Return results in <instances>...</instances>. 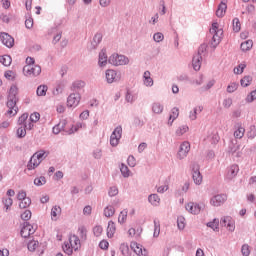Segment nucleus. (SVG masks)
<instances>
[{
  "mask_svg": "<svg viewBox=\"0 0 256 256\" xmlns=\"http://www.w3.org/2000/svg\"><path fill=\"white\" fill-rule=\"evenodd\" d=\"M227 13V4L224 2H221L218 5V8L216 10V17H225V14Z\"/></svg>",
  "mask_w": 256,
  "mask_h": 256,
  "instance_id": "4be33fe9",
  "label": "nucleus"
},
{
  "mask_svg": "<svg viewBox=\"0 0 256 256\" xmlns=\"http://www.w3.org/2000/svg\"><path fill=\"white\" fill-rule=\"evenodd\" d=\"M93 41H94V43H96V45H99V43H101V41H103V34H101V33L95 34Z\"/></svg>",
  "mask_w": 256,
  "mask_h": 256,
  "instance_id": "680f3d73",
  "label": "nucleus"
},
{
  "mask_svg": "<svg viewBox=\"0 0 256 256\" xmlns=\"http://www.w3.org/2000/svg\"><path fill=\"white\" fill-rule=\"evenodd\" d=\"M39 249V241L37 240H30L28 242V251H31L32 253L37 251Z\"/></svg>",
  "mask_w": 256,
  "mask_h": 256,
  "instance_id": "72a5a7b5",
  "label": "nucleus"
},
{
  "mask_svg": "<svg viewBox=\"0 0 256 256\" xmlns=\"http://www.w3.org/2000/svg\"><path fill=\"white\" fill-rule=\"evenodd\" d=\"M153 39L154 41H156V43H161V41L165 39V36L163 35V33L157 32L154 34Z\"/></svg>",
  "mask_w": 256,
  "mask_h": 256,
  "instance_id": "6e6d98bb",
  "label": "nucleus"
},
{
  "mask_svg": "<svg viewBox=\"0 0 256 256\" xmlns=\"http://www.w3.org/2000/svg\"><path fill=\"white\" fill-rule=\"evenodd\" d=\"M0 39L3 45H5L8 48H11L15 45V40L13 39V37H11V35L5 32L0 34Z\"/></svg>",
  "mask_w": 256,
  "mask_h": 256,
  "instance_id": "f3484780",
  "label": "nucleus"
},
{
  "mask_svg": "<svg viewBox=\"0 0 256 256\" xmlns=\"http://www.w3.org/2000/svg\"><path fill=\"white\" fill-rule=\"evenodd\" d=\"M242 255H244V256H249V255H251V250L249 249V245H247V244H244L243 246H242Z\"/></svg>",
  "mask_w": 256,
  "mask_h": 256,
  "instance_id": "bf43d9fd",
  "label": "nucleus"
},
{
  "mask_svg": "<svg viewBox=\"0 0 256 256\" xmlns=\"http://www.w3.org/2000/svg\"><path fill=\"white\" fill-rule=\"evenodd\" d=\"M19 93V88L17 85H12L8 92V101H7V115L9 117H15V115L18 113L19 108L17 107V95Z\"/></svg>",
  "mask_w": 256,
  "mask_h": 256,
  "instance_id": "f257e3e1",
  "label": "nucleus"
},
{
  "mask_svg": "<svg viewBox=\"0 0 256 256\" xmlns=\"http://www.w3.org/2000/svg\"><path fill=\"white\" fill-rule=\"evenodd\" d=\"M49 155V152H46L45 150H39L33 156L31 157L27 169L28 171H33V169H37L38 165H41V161L45 159Z\"/></svg>",
  "mask_w": 256,
  "mask_h": 256,
  "instance_id": "39448f33",
  "label": "nucleus"
},
{
  "mask_svg": "<svg viewBox=\"0 0 256 256\" xmlns=\"http://www.w3.org/2000/svg\"><path fill=\"white\" fill-rule=\"evenodd\" d=\"M177 225H178V229L180 230L185 229V225H186L185 217L179 216L177 219Z\"/></svg>",
  "mask_w": 256,
  "mask_h": 256,
  "instance_id": "09e8293b",
  "label": "nucleus"
},
{
  "mask_svg": "<svg viewBox=\"0 0 256 256\" xmlns=\"http://www.w3.org/2000/svg\"><path fill=\"white\" fill-rule=\"evenodd\" d=\"M245 67H247L246 64H240L237 67L234 68V73L235 75H241L243 71L245 70Z\"/></svg>",
  "mask_w": 256,
  "mask_h": 256,
  "instance_id": "3c124183",
  "label": "nucleus"
},
{
  "mask_svg": "<svg viewBox=\"0 0 256 256\" xmlns=\"http://www.w3.org/2000/svg\"><path fill=\"white\" fill-rule=\"evenodd\" d=\"M237 175H239V165L233 164L227 168L225 179L226 181H233Z\"/></svg>",
  "mask_w": 256,
  "mask_h": 256,
  "instance_id": "9b49d317",
  "label": "nucleus"
},
{
  "mask_svg": "<svg viewBox=\"0 0 256 256\" xmlns=\"http://www.w3.org/2000/svg\"><path fill=\"white\" fill-rule=\"evenodd\" d=\"M81 129V124H76L73 126L72 123L67 122V120H62L59 124L53 127V133L54 135H59L62 131L67 133L68 135H72V133H75Z\"/></svg>",
  "mask_w": 256,
  "mask_h": 256,
  "instance_id": "f03ea898",
  "label": "nucleus"
},
{
  "mask_svg": "<svg viewBox=\"0 0 256 256\" xmlns=\"http://www.w3.org/2000/svg\"><path fill=\"white\" fill-rule=\"evenodd\" d=\"M61 216V207L60 206H54L51 209V218L52 221H57L58 217Z\"/></svg>",
  "mask_w": 256,
  "mask_h": 256,
  "instance_id": "cd10ccee",
  "label": "nucleus"
},
{
  "mask_svg": "<svg viewBox=\"0 0 256 256\" xmlns=\"http://www.w3.org/2000/svg\"><path fill=\"white\" fill-rule=\"evenodd\" d=\"M26 77H38L41 75V66L39 65H26L23 68Z\"/></svg>",
  "mask_w": 256,
  "mask_h": 256,
  "instance_id": "6e6552de",
  "label": "nucleus"
},
{
  "mask_svg": "<svg viewBox=\"0 0 256 256\" xmlns=\"http://www.w3.org/2000/svg\"><path fill=\"white\" fill-rule=\"evenodd\" d=\"M108 63L115 67H119L120 65H129V58L125 55L112 54L108 59Z\"/></svg>",
  "mask_w": 256,
  "mask_h": 256,
  "instance_id": "0eeeda50",
  "label": "nucleus"
},
{
  "mask_svg": "<svg viewBox=\"0 0 256 256\" xmlns=\"http://www.w3.org/2000/svg\"><path fill=\"white\" fill-rule=\"evenodd\" d=\"M232 28L234 33H239V31H241V21H239V18H234L232 20Z\"/></svg>",
  "mask_w": 256,
  "mask_h": 256,
  "instance_id": "f704fd0d",
  "label": "nucleus"
},
{
  "mask_svg": "<svg viewBox=\"0 0 256 256\" xmlns=\"http://www.w3.org/2000/svg\"><path fill=\"white\" fill-rule=\"evenodd\" d=\"M98 65L100 67H105V65H107V53H105V51L99 53Z\"/></svg>",
  "mask_w": 256,
  "mask_h": 256,
  "instance_id": "c85d7f7f",
  "label": "nucleus"
},
{
  "mask_svg": "<svg viewBox=\"0 0 256 256\" xmlns=\"http://www.w3.org/2000/svg\"><path fill=\"white\" fill-rule=\"evenodd\" d=\"M74 89H83L85 87V83L81 80H77L73 83Z\"/></svg>",
  "mask_w": 256,
  "mask_h": 256,
  "instance_id": "052dcab7",
  "label": "nucleus"
},
{
  "mask_svg": "<svg viewBox=\"0 0 256 256\" xmlns=\"http://www.w3.org/2000/svg\"><path fill=\"white\" fill-rule=\"evenodd\" d=\"M143 231V229H135V228H130L129 230H128V237H130V238H132L133 239V237H135V238H137V237H141V232Z\"/></svg>",
  "mask_w": 256,
  "mask_h": 256,
  "instance_id": "c756f323",
  "label": "nucleus"
},
{
  "mask_svg": "<svg viewBox=\"0 0 256 256\" xmlns=\"http://www.w3.org/2000/svg\"><path fill=\"white\" fill-rule=\"evenodd\" d=\"M12 59L9 55L0 56V63L4 65V67H9L11 65Z\"/></svg>",
  "mask_w": 256,
  "mask_h": 256,
  "instance_id": "ea45409f",
  "label": "nucleus"
},
{
  "mask_svg": "<svg viewBox=\"0 0 256 256\" xmlns=\"http://www.w3.org/2000/svg\"><path fill=\"white\" fill-rule=\"evenodd\" d=\"M152 111H153V113H156V115L163 113V105L159 102H155L152 105Z\"/></svg>",
  "mask_w": 256,
  "mask_h": 256,
  "instance_id": "e433bc0d",
  "label": "nucleus"
},
{
  "mask_svg": "<svg viewBox=\"0 0 256 256\" xmlns=\"http://www.w3.org/2000/svg\"><path fill=\"white\" fill-rule=\"evenodd\" d=\"M27 135V127H25V123L20 125V127L17 129V136L20 138L25 137Z\"/></svg>",
  "mask_w": 256,
  "mask_h": 256,
  "instance_id": "79ce46f5",
  "label": "nucleus"
},
{
  "mask_svg": "<svg viewBox=\"0 0 256 256\" xmlns=\"http://www.w3.org/2000/svg\"><path fill=\"white\" fill-rule=\"evenodd\" d=\"M130 247L137 256H147V250L143 249V246L137 242H131Z\"/></svg>",
  "mask_w": 256,
  "mask_h": 256,
  "instance_id": "a211bd4d",
  "label": "nucleus"
},
{
  "mask_svg": "<svg viewBox=\"0 0 256 256\" xmlns=\"http://www.w3.org/2000/svg\"><path fill=\"white\" fill-rule=\"evenodd\" d=\"M27 198H28V197H27V193H26L25 191L21 190V191L18 192V194H17V199H18L19 201H23V200H25V199H27Z\"/></svg>",
  "mask_w": 256,
  "mask_h": 256,
  "instance_id": "e2e57ef3",
  "label": "nucleus"
},
{
  "mask_svg": "<svg viewBox=\"0 0 256 256\" xmlns=\"http://www.w3.org/2000/svg\"><path fill=\"white\" fill-rule=\"evenodd\" d=\"M128 165H129V167H135V165H137V162L135 161L134 156L128 157Z\"/></svg>",
  "mask_w": 256,
  "mask_h": 256,
  "instance_id": "338daca9",
  "label": "nucleus"
},
{
  "mask_svg": "<svg viewBox=\"0 0 256 256\" xmlns=\"http://www.w3.org/2000/svg\"><path fill=\"white\" fill-rule=\"evenodd\" d=\"M220 221L221 224L224 225V227H226L228 231H230V233H233V231H235V220L231 218V216H224L221 218Z\"/></svg>",
  "mask_w": 256,
  "mask_h": 256,
  "instance_id": "4468645a",
  "label": "nucleus"
},
{
  "mask_svg": "<svg viewBox=\"0 0 256 256\" xmlns=\"http://www.w3.org/2000/svg\"><path fill=\"white\" fill-rule=\"evenodd\" d=\"M105 77H106L107 83H115V81H119V79H121L119 74H117V71L113 69L106 70Z\"/></svg>",
  "mask_w": 256,
  "mask_h": 256,
  "instance_id": "dca6fc26",
  "label": "nucleus"
},
{
  "mask_svg": "<svg viewBox=\"0 0 256 256\" xmlns=\"http://www.w3.org/2000/svg\"><path fill=\"white\" fill-rule=\"evenodd\" d=\"M225 201H227V195L218 194L211 198L210 205H213V207H221Z\"/></svg>",
  "mask_w": 256,
  "mask_h": 256,
  "instance_id": "2eb2a0df",
  "label": "nucleus"
},
{
  "mask_svg": "<svg viewBox=\"0 0 256 256\" xmlns=\"http://www.w3.org/2000/svg\"><path fill=\"white\" fill-rule=\"evenodd\" d=\"M21 219H23V221H29V219H31V211L30 210H25L21 214Z\"/></svg>",
  "mask_w": 256,
  "mask_h": 256,
  "instance_id": "4d7b16f0",
  "label": "nucleus"
},
{
  "mask_svg": "<svg viewBox=\"0 0 256 256\" xmlns=\"http://www.w3.org/2000/svg\"><path fill=\"white\" fill-rule=\"evenodd\" d=\"M79 249H81V240L76 235L70 236L68 242H65L63 246L66 255H73V252L79 251Z\"/></svg>",
  "mask_w": 256,
  "mask_h": 256,
  "instance_id": "20e7f679",
  "label": "nucleus"
},
{
  "mask_svg": "<svg viewBox=\"0 0 256 256\" xmlns=\"http://www.w3.org/2000/svg\"><path fill=\"white\" fill-rule=\"evenodd\" d=\"M48 89L49 88L47 87V85H40L36 91L38 97H45L47 95Z\"/></svg>",
  "mask_w": 256,
  "mask_h": 256,
  "instance_id": "c9c22d12",
  "label": "nucleus"
},
{
  "mask_svg": "<svg viewBox=\"0 0 256 256\" xmlns=\"http://www.w3.org/2000/svg\"><path fill=\"white\" fill-rule=\"evenodd\" d=\"M207 227L213 229V231H219V219H214L212 222L207 223Z\"/></svg>",
  "mask_w": 256,
  "mask_h": 256,
  "instance_id": "37998d69",
  "label": "nucleus"
},
{
  "mask_svg": "<svg viewBox=\"0 0 256 256\" xmlns=\"http://www.w3.org/2000/svg\"><path fill=\"white\" fill-rule=\"evenodd\" d=\"M25 27H26V29H32L33 28V18L26 19Z\"/></svg>",
  "mask_w": 256,
  "mask_h": 256,
  "instance_id": "774afa93",
  "label": "nucleus"
},
{
  "mask_svg": "<svg viewBox=\"0 0 256 256\" xmlns=\"http://www.w3.org/2000/svg\"><path fill=\"white\" fill-rule=\"evenodd\" d=\"M93 233L96 237H101V235H103V226H95Z\"/></svg>",
  "mask_w": 256,
  "mask_h": 256,
  "instance_id": "864d4df0",
  "label": "nucleus"
},
{
  "mask_svg": "<svg viewBox=\"0 0 256 256\" xmlns=\"http://www.w3.org/2000/svg\"><path fill=\"white\" fill-rule=\"evenodd\" d=\"M143 83L146 87H153V78H151V72L149 71L144 72Z\"/></svg>",
  "mask_w": 256,
  "mask_h": 256,
  "instance_id": "393cba45",
  "label": "nucleus"
},
{
  "mask_svg": "<svg viewBox=\"0 0 256 256\" xmlns=\"http://www.w3.org/2000/svg\"><path fill=\"white\" fill-rule=\"evenodd\" d=\"M198 111L201 112V107L195 108L193 111L190 112L189 117H190L191 121H195V119H197V112Z\"/></svg>",
  "mask_w": 256,
  "mask_h": 256,
  "instance_id": "13d9d810",
  "label": "nucleus"
},
{
  "mask_svg": "<svg viewBox=\"0 0 256 256\" xmlns=\"http://www.w3.org/2000/svg\"><path fill=\"white\" fill-rule=\"evenodd\" d=\"M186 211L192 215H199V213H201V206H199L197 203L189 202L186 205Z\"/></svg>",
  "mask_w": 256,
  "mask_h": 256,
  "instance_id": "aec40b11",
  "label": "nucleus"
},
{
  "mask_svg": "<svg viewBox=\"0 0 256 256\" xmlns=\"http://www.w3.org/2000/svg\"><path fill=\"white\" fill-rule=\"evenodd\" d=\"M35 231H37V228L33 227V225L29 223H24L20 231V235L21 237H24V239H27V237H31V235H33Z\"/></svg>",
  "mask_w": 256,
  "mask_h": 256,
  "instance_id": "ddd939ff",
  "label": "nucleus"
},
{
  "mask_svg": "<svg viewBox=\"0 0 256 256\" xmlns=\"http://www.w3.org/2000/svg\"><path fill=\"white\" fill-rule=\"evenodd\" d=\"M253 81V78L251 76H244L241 81L240 84L242 85V87H249V85H251Z\"/></svg>",
  "mask_w": 256,
  "mask_h": 256,
  "instance_id": "a19ab883",
  "label": "nucleus"
},
{
  "mask_svg": "<svg viewBox=\"0 0 256 256\" xmlns=\"http://www.w3.org/2000/svg\"><path fill=\"white\" fill-rule=\"evenodd\" d=\"M45 183H47V180L43 176L34 179V185H37V187H41V185H45Z\"/></svg>",
  "mask_w": 256,
  "mask_h": 256,
  "instance_id": "8fccbe9b",
  "label": "nucleus"
},
{
  "mask_svg": "<svg viewBox=\"0 0 256 256\" xmlns=\"http://www.w3.org/2000/svg\"><path fill=\"white\" fill-rule=\"evenodd\" d=\"M39 119H41V114H39L38 112L32 113L30 115V118L28 113H24L18 118V125L25 124L26 129L28 131H31V129L35 127V123H37Z\"/></svg>",
  "mask_w": 256,
  "mask_h": 256,
  "instance_id": "7ed1b4c3",
  "label": "nucleus"
},
{
  "mask_svg": "<svg viewBox=\"0 0 256 256\" xmlns=\"http://www.w3.org/2000/svg\"><path fill=\"white\" fill-rule=\"evenodd\" d=\"M121 135H123V128L121 126H118L114 129L110 136V145H112V147H117L119 145Z\"/></svg>",
  "mask_w": 256,
  "mask_h": 256,
  "instance_id": "1a4fd4ad",
  "label": "nucleus"
},
{
  "mask_svg": "<svg viewBox=\"0 0 256 256\" xmlns=\"http://www.w3.org/2000/svg\"><path fill=\"white\" fill-rule=\"evenodd\" d=\"M192 179L195 185H201L203 183V176H201V172L199 171V169L193 171Z\"/></svg>",
  "mask_w": 256,
  "mask_h": 256,
  "instance_id": "5701e85b",
  "label": "nucleus"
},
{
  "mask_svg": "<svg viewBox=\"0 0 256 256\" xmlns=\"http://www.w3.org/2000/svg\"><path fill=\"white\" fill-rule=\"evenodd\" d=\"M240 48L242 51H251V49H253V40L242 42Z\"/></svg>",
  "mask_w": 256,
  "mask_h": 256,
  "instance_id": "7c9ffc66",
  "label": "nucleus"
},
{
  "mask_svg": "<svg viewBox=\"0 0 256 256\" xmlns=\"http://www.w3.org/2000/svg\"><path fill=\"white\" fill-rule=\"evenodd\" d=\"M240 149H241V146L238 144H235L230 148V153H232V155H236V157H241V152H239Z\"/></svg>",
  "mask_w": 256,
  "mask_h": 256,
  "instance_id": "c03bdc74",
  "label": "nucleus"
},
{
  "mask_svg": "<svg viewBox=\"0 0 256 256\" xmlns=\"http://www.w3.org/2000/svg\"><path fill=\"white\" fill-rule=\"evenodd\" d=\"M120 251L122 253L123 256H129L130 253H129V245L127 243H122L120 245Z\"/></svg>",
  "mask_w": 256,
  "mask_h": 256,
  "instance_id": "49530a36",
  "label": "nucleus"
},
{
  "mask_svg": "<svg viewBox=\"0 0 256 256\" xmlns=\"http://www.w3.org/2000/svg\"><path fill=\"white\" fill-rule=\"evenodd\" d=\"M245 136V127L241 124H236L235 125V130H234V137L235 139H243Z\"/></svg>",
  "mask_w": 256,
  "mask_h": 256,
  "instance_id": "412c9836",
  "label": "nucleus"
},
{
  "mask_svg": "<svg viewBox=\"0 0 256 256\" xmlns=\"http://www.w3.org/2000/svg\"><path fill=\"white\" fill-rule=\"evenodd\" d=\"M190 151H191V144L187 141L182 142L178 149L177 159H180V160L185 159L187 155H189Z\"/></svg>",
  "mask_w": 256,
  "mask_h": 256,
  "instance_id": "9d476101",
  "label": "nucleus"
},
{
  "mask_svg": "<svg viewBox=\"0 0 256 256\" xmlns=\"http://www.w3.org/2000/svg\"><path fill=\"white\" fill-rule=\"evenodd\" d=\"M148 201L149 203H151V205H153L154 207H159L160 203H161V198H159V195L157 194H151L148 197Z\"/></svg>",
  "mask_w": 256,
  "mask_h": 256,
  "instance_id": "a878e982",
  "label": "nucleus"
},
{
  "mask_svg": "<svg viewBox=\"0 0 256 256\" xmlns=\"http://www.w3.org/2000/svg\"><path fill=\"white\" fill-rule=\"evenodd\" d=\"M99 247H100V249H103L104 251H107V249H109V242L107 240H102L99 243Z\"/></svg>",
  "mask_w": 256,
  "mask_h": 256,
  "instance_id": "0e129e2a",
  "label": "nucleus"
},
{
  "mask_svg": "<svg viewBox=\"0 0 256 256\" xmlns=\"http://www.w3.org/2000/svg\"><path fill=\"white\" fill-rule=\"evenodd\" d=\"M115 233H117V224H115L114 221L110 220L106 228V235L108 239H113V237H115Z\"/></svg>",
  "mask_w": 256,
  "mask_h": 256,
  "instance_id": "6ab92c4d",
  "label": "nucleus"
},
{
  "mask_svg": "<svg viewBox=\"0 0 256 256\" xmlns=\"http://www.w3.org/2000/svg\"><path fill=\"white\" fill-rule=\"evenodd\" d=\"M210 33L213 35L211 45L215 48L219 43H221L223 29L219 28V23L214 22L210 28Z\"/></svg>",
  "mask_w": 256,
  "mask_h": 256,
  "instance_id": "423d86ee",
  "label": "nucleus"
},
{
  "mask_svg": "<svg viewBox=\"0 0 256 256\" xmlns=\"http://www.w3.org/2000/svg\"><path fill=\"white\" fill-rule=\"evenodd\" d=\"M4 77L8 81H15V79L17 78V73H15V71H12V70H7L4 73Z\"/></svg>",
  "mask_w": 256,
  "mask_h": 256,
  "instance_id": "4c0bfd02",
  "label": "nucleus"
},
{
  "mask_svg": "<svg viewBox=\"0 0 256 256\" xmlns=\"http://www.w3.org/2000/svg\"><path fill=\"white\" fill-rule=\"evenodd\" d=\"M120 171H121L123 177H129V175H131V172L129 171V168L124 164H122V166L120 168Z\"/></svg>",
  "mask_w": 256,
  "mask_h": 256,
  "instance_id": "5fc2aeb1",
  "label": "nucleus"
},
{
  "mask_svg": "<svg viewBox=\"0 0 256 256\" xmlns=\"http://www.w3.org/2000/svg\"><path fill=\"white\" fill-rule=\"evenodd\" d=\"M3 203H4L5 207H6V209H9V207H11L13 205V199L5 198L3 200Z\"/></svg>",
  "mask_w": 256,
  "mask_h": 256,
  "instance_id": "69168bd1",
  "label": "nucleus"
},
{
  "mask_svg": "<svg viewBox=\"0 0 256 256\" xmlns=\"http://www.w3.org/2000/svg\"><path fill=\"white\" fill-rule=\"evenodd\" d=\"M178 117H179V108H177V107L172 108V110L170 111V115H169L168 125H170V126L173 125V122Z\"/></svg>",
  "mask_w": 256,
  "mask_h": 256,
  "instance_id": "b1692460",
  "label": "nucleus"
},
{
  "mask_svg": "<svg viewBox=\"0 0 256 256\" xmlns=\"http://www.w3.org/2000/svg\"><path fill=\"white\" fill-rule=\"evenodd\" d=\"M161 233V224L158 220H154V237H159Z\"/></svg>",
  "mask_w": 256,
  "mask_h": 256,
  "instance_id": "a18cd8bd",
  "label": "nucleus"
},
{
  "mask_svg": "<svg viewBox=\"0 0 256 256\" xmlns=\"http://www.w3.org/2000/svg\"><path fill=\"white\" fill-rule=\"evenodd\" d=\"M202 57L197 54L196 56L193 57L192 60V65L195 71H199V69H201V61H202Z\"/></svg>",
  "mask_w": 256,
  "mask_h": 256,
  "instance_id": "bb28decb",
  "label": "nucleus"
},
{
  "mask_svg": "<svg viewBox=\"0 0 256 256\" xmlns=\"http://www.w3.org/2000/svg\"><path fill=\"white\" fill-rule=\"evenodd\" d=\"M81 103V94L72 93L67 98V107L75 108Z\"/></svg>",
  "mask_w": 256,
  "mask_h": 256,
  "instance_id": "f8f14e48",
  "label": "nucleus"
},
{
  "mask_svg": "<svg viewBox=\"0 0 256 256\" xmlns=\"http://www.w3.org/2000/svg\"><path fill=\"white\" fill-rule=\"evenodd\" d=\"M104 216L107 218L113 217L115 215V207L108 205L104 208Z\"/></svg>",
  "mask_w": 256,
  "mask_h": 256,
  "instance_id": "473e14b6",
  "label": "nucleus"
},
{
  "mask_svg": "<svg viewBox=\"0 0 256 256\" xmlns=\"http://www.w3.org/2000/svg\"><path fill=\"white\" fill-rule=\"evenodd\" d=\"M239 87V84L235 83V82H232L228 85L227 87V92L228 93H235V90L238 89Z\"/></svg>",
  "mask_w": 256,
  "mask_h": 256,
  "instance_id": "603ef678",
  "label": "nucleus"
},
{
  "mask_svg": "<svg viewBox=\"0 0 256 256\" xmlns=\"http://www.w3.org/2000/svg\"><path fill=\"white\" fill-rule=\"evenodd\" d=\"M31 205V198H25L19 203L20 209H27Z\"/></svg>",
  "mask_w": 256,
  "mask_h": 256,
  "instance_id": "de8ad7c7",
  "label": "nucleus"
},
{
  "mask_svg": "<svg viewBox=\"0 0 256 256\" xmlns=\"http://www.w3.org/2000/svg\"><path fill=\"white\" fill-rule=\"evenodd\" d=\"M187 131H189V126L182 125L176 129L175 135H176V137H182V135H185V133H187Z\"/></svg>",
  "mask_w": 256,
  "mask_h": 256,
  "instance_id": "2f4dec72",
  "label": "nucleus"
},
{
  "mask_svg": "<svg viewBox=\"0 0 256 256\" xmlns=\"http://www.w3.org/2000/svg\"><path fill=\"white\" fill-rule=\"evenodd\" d=\"M127 215L128 212L127 210H122L119 215H118V223H120V225H123V223H126L127 221Z\"/></svg>",
  "mask_w": 256,
  "mask_h": 256,
  "instance_id": "58836bf2",
  "label": "nucleus"
}]
</instances>
